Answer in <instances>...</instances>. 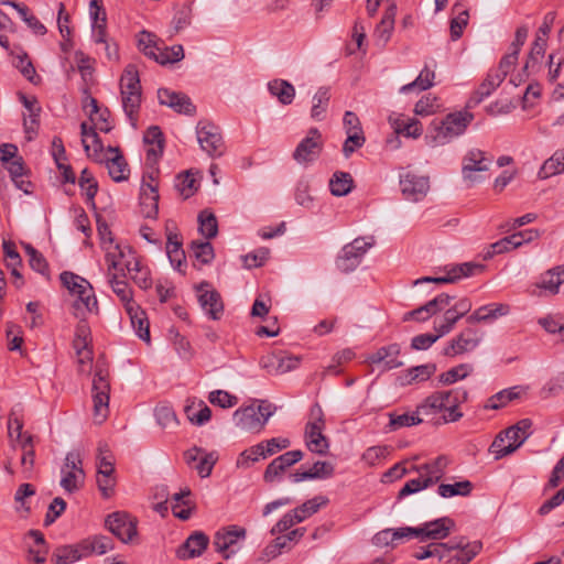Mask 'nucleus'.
Masks as SVG:
<instances>
[{
  "label": "nucleus",
  "instance_id": "obj_1",
  "mask_svg": "<svg viewBox=\"0 0 564 564\" xmlns=\"http://www.w3.org/2000/svg\"><path fill=\"white\" fill-rule=\"evenodd\" d=\"M98 231L106 250L108 271L112 276L109 282H118L120 278L131 280L132 282H147L150 279L148 268L141 264L130 248H121L119 245H113L111 232L107 225H98Z\"/></svg>",
  "mask_w": 564,
  "mask_h": 564
},
{
  "label": "nucleus",
  "instance_id": "obj_2",
  "mask_svg": "<svg viewBox=\"0 0 564 564\" xmlns=\"http://www.w3.org/2000/svg\"><path fill=\"white\" fill-rule=\"evenodd\" d=\"M473 120L474 115L469 111L451 112L441 120H433L424 137L425 144L437 148L451 143L466 132Z\"/></svg>",
  "mask_w": 564,
  "mask_h": 564
},
{
  "label": "nucleus",
  "instance_id": "obj_3",
  "mask_svg": "<svg viewBox=\"0 0 564 564\" xmlns=\"http://www.w3.org/2000/svg\"><path fill=\"white\" fill-rule=\"evenodd\" d=\"M467 399L468 392L463 388L436 391L417 405V412L424 415L442 413V419L445 423L457 422L463 417V412L458 410V406L466 402Z\"/></svg>",
  "mask_w": 564,
  "mask_h": 564
},
{
  "label": "nucleus",
  "instance_id": "obj_4",
  "mask_svg": "<svg viewBox=\"0 0 564 564\" xmlns=\"http://www.w3.org/2000/svg\"><path fill=\"white\" fill-rule=\"evenodd\" d=\"M447 466V457L438 456L430 463L413 467L417 471L419 477L408 480L399 491L398 498L402 499L433 486L443 478Z\"/></svg>",
  "mask_w": 564,
  "mask_h": 564
},
{
  "label": "nucleus",
  "instance_id": "obj_5",
  "mask_svg": "<svg viewBox=\"0 0 564 564\" xmlns=\"http://www.w3.org/2000/svg\"><path fill=\"white\" fill-rule=\"evenodd\" d=\"M531 426L532 422L529 419H523L500 432L490 446V452L496 459L510 455L518 449L529 437Z\"/></svg>",
  "mask_w": 564,
  "mask_h": 564
},
{
  "label": "nucleus",
  "instance_id": "obj_6",
  "mask_svg": "<svg viewBox=\"0 0 564 564\" xmlns=\"http://www.w3.org/2000/svg\"><path fill=\"white\" fill-rule=\"evenodd\" d=\"M376 245L373 236H361L346 243L337 254L336 268L349 273L356 270L361 263L366 253Z\"/></svg>",
  "mask_w": 564,
  "mask_h": 564
},
{
  "label": "nucleus",
  "instance_id": "obj_7",
  "mask_svg": "<svg viewBox=\"0 0 564 564\" xmlns=\"http://www.w3.org/2000/svg\"><path fill=\"white\" fill-rule=\"evenodd\" d=\"M247 538V530L237 524L218 529L213 538L212 545L224 560L234 557L242 547Z\"/></svg>",
  "mask_w": 564,
  "mask_h": 564
},
{
  "label": "nucleus",
  "instance_id": "obj_8",
  "mask_svg": "<svg viewBox=\"0 0 564 564\" xmlns=\"http://www.w3.org/2000/svg\"><path fill=\"white\" fill-rule=\"evenodd\" d=\"M274 410L275 408L271 403L261 401L258 406L248 405L236 410L234 420L241 430L259 433L273 415Z\"/></svg>",
  "mask_w": 564,
  "mask_h": 564
},
{
  "label": "nucleus",
  "instance_id": "obj_9",
  "mask_svg": "<svg viewBox=\"0 0 564 564\" xmlns=\"http://www.w3.org/2000/svg\"><path fill=\"white\" fill-rule=\"evenodd\" d=\"M85 478L86 475L79 451L73 449L68 452L61 467L59 486L66 494H74L84 487Z\"/></svg>",
  "mask_w": 564,
  "mask_h": 564
},
{
  "label": "nucleus",
  "instance_id": "obj_10",
  "mask_svg": "<svg viewBox=\"0 0 564 564\" xmlns=\"http://www.w3.org/2000/svg\"><path fill=\"white\" fill-rule=\"evenodd\" d=\"M72 300V314L76 318H86L88 314L98 313V302L93 284H65Z\"/></svg>",
  "mask_w": 564,
  "mask_h": 564
},
{
  "label": "nucleus",
  "instance_id": "obj_11",
  "mask_svg": "<svg viewBox=\"0 0 564 564\" xmlns=\"http://www.w3.org/2000/svg\"><path fill=\"white\" fill-rule=\"evenodd\" d=\"M311 420L305 427V443L307 448L316 454L325 455L329 444L323 434L325 427L323 410L318 404L311 408Z\"/></svg>",
  "mask_w": 564,
  "mask_h": 564
},
{
  "label": "nucleus",
  "instance_id": "obj_12",
  "mask_svg": "<svg viewBox=\"0 0 564 564\" xmlns=\"http://www.w3.org/2000/svg\"><path fill=\"white\" fill-rule=\"evenodd\" d=\"M109 392L108 373L106 370L98 368L94 375L91 389L94 420L97 424L105 422L109 414Z\"/></svg>",
  "mask_w": 564,
  "mask_h": 564
},
{
  "label": "nucleus",
  "instance_id": "obj_13",
  "mask_svg": "<svg viewBox=\"0 0 564 564\" xmlns=\"http://www.w3.org/2000/svg\"><path fill=\"white\" fill-rule=\"evenodd\" d=\"M485 264L479 262L446 264L437 270L438 273H443L442 275H425L414 280L413 282H456L460 279L477 276L485 271Z\"/></svg>",
  "mask_w": 564,
  "mask_h": 564
},
{
  "label": "nucleus",
  "instance_id": "obj_14",
  "mask_svg": "<svg viewBox=\"0 0 564 564\" xmlns=\"http://www.w3.org/2000/svg\"><path fill=\"white\" fill-rule=\"evenodd\" d=\"M492 158L480 149H469L462 159V176L469 186L482 181L479 175L489 170Z\"/></svg>",
  "mask_w": 564,
  "mask_h": 564
},
{
  "label": "nucleus",
  "instance_id": "obj_15",
  "mask_svg": "<svg viewBox=\"0 0 564 564\" xmlns=\"http://www.w3.org/2000/svg\"><path fill=\"white\" fill-rule=\"evenodd\" d=\"M324 148V139L317 128H311L305 138L296 145L292 158L301 165L316 161Z\"/></svg>",
  "mask_w": 564,
  "mask_h": 564
},
{
  "label": "nucleus",
  "instance_id": "obj_16",
  "mask_svg": "<svg viewBox=\"0 0 564 564\" xmlns=\"http://www.w3.org/2000/svg\"><path fill=\"white\" fill-rule=\"evenodd\" d=\"M89 17L91 20L93 39L97 44H101L109 59L117 56L116 47L111 50L107 42V14L101 0H90Z\"/></svg>",
  "mask_w": 564,
  "mask_h": 564
},
{
  "label": "nucleus",
  "instance_id": "obj_17",
  "mask_svg": "<svg viewBox=\"0 0 564 564\" xmlns=\"http://www.w3.org/2000/svg\"><path fill=\"white\" fill-rule=\"evenodd\" d=\"M197 141L204 152L209 156H221L225 152V143L220 129L209 122L200 120L196 127Z\"/></svg>",
  "mask_w": 564,
  "mask_h": 564
},
{
  "label": "nucleus",
  "instance_id": "obj_18",
  "mask_svg": "<svg viewBox=\"0 0 564 564\" xmlns=\"http://www.w3.org/2000/svg\"><path fill=\"white\" fill-rule=\"evenodd\" d=\"M195 294L204 314L212 321H219L225 311L220 293L210 288V284H197Z\"/></svg>",
  "mask_w": 564,
  "mask_h": 564
},
{
  "label": "nucleus",
  "instance_id": "obj_19",
  "mask_svg": "<svg viewBox=\"0 0 564 564\" xmlns=\"http://www.w3.org/2000/svg\"><path fill=\"white\" fill-rule=\"evenodd\" d=\"M105 523L107 529L123 543L132 541L137 535V520L127 512H112Z\"/></svg>",
  "mask_w": 564,
  "mask_h": 564
},
{
  "label": "nucleus",
  "instance_id": "obj_20",
  "mask_svg": "<svg viewBox=\"0 0 564 564\" xmlns=\"http://www.w3.org/2000/svg\"><path fill=\"white\" fill-rule=\"evenodd\" d=\"M78 319L79 322L76 326L73 346L80 366V371H84L83 367L90 364L93 360V351L90 349L91 332L86 318Z\"/></svg>",
  "mask_w": 564,
  "mask_h": 564
},
{
  "label": "nucleus",
  "instance_id": "obj_21",
  "mask_svg": "<svg viewBox=\"0 0 564 564\" xmlns=\"http://www.w3.org/2000/svg\"><path fill=\"white\" fill-rule=\"evenodd\" d=\"M400 187L405 199L420 202L430 191V178L408 172L401 175Z\"/></svg>",
  "mask_w": 564,
  "mask_h": 564
},
{
  "label": "nucleus",
  "instance_id": "obj_22",
  "mask_svg": "<svg viewBox=\"0 0 564 564\" xmlns=\"http://www.w3.org/2000/svg\"><path fill=\"white\" fill-rule=\"evenodd\" d=\"M147 181L145 176H143L142 185L140 188V204L142 208V214L147 218H155L159 213V192H158V183L156 175L153 173H148Z\"/></svg>",
  "mask_w": 564,
  "mask_h": 564
},
{
  "label": "nucleus",
  "instance_id": "obj_23",
  "mask_svg": "<svg viewBox=\"0 0 564 564\" xmlns=\"http://www.w3.org/2000/svg\"><path fill=\"white\" fill-rule=\"evenodd\" d=\"M304 454L300 449L289 451L274 458L265 468L263 479L265 482L272 484L281 479L283 473L294 464L302 460Z\"/></svg>",
  "mask_w": 564,
  "mask_h": 564
},
{
  "label": "nucleus",
  "instance_id": "obj_24",
  "mask_svg": "<svg viewBox=\"0 0 564 564\" xmlns=\"http://www.w3.org/2000/svg\"><path fill=\"white\" fill-rule=\"evenodd\" d=\"M158 99L160 105L166 106L178 113L193 116L196 112V107L184 93L174 91L169 88H160L158 90Z\"/></svg>",
  "mask_w": 564,
  "mask_h": 564
},
{
  "label": "nucleus",
  "instance_id": "obj_25",
  "mask_svg": "<svg viewBox=\"0 0 564 564\" xmlns=\"http://www.w3.org/2000/svg\"><path fill=\"white\" fill-rule=\"evenodd\" d=\"M456 554L449 553L445 564H468L482 549L479 541L467 542L464 538L451 541V546Z\"/></svg>",
  "mask_w": 564,
  "mask_h": 564
},
{
  "label": "nucleus",
  "instance_id": "obj_26",
  "mask_svg": "<svg viewBox=\"0 0 564 564\" xmlns=\"http://www.w3.org/2000/svg\"><path fill=\"white\" fill-rule=\"evenodd\" d=\"M454 527V520L448 517H442L436 520L425 522L417 527L419 539L421 541L446 539Z\"/></svg>",
  "mask_w": 564,
  "mask_h": 564
},
{
  "label": "nucleus",
  "instance_id": "obj_27",
  "mask_svg": "<svg viewBox=\"0 0 564 564\" xmlns=\"http://www.w3.org/2000/svg\"><path fill=\"white\" fill-rule=\"evenodd\" d=\"M82 143L88 155L95 162L102 163L104 158L108 154L104 150L101 140L99 139L96 128L89 127L86 122L80 124Z\"/></svg>",
  "mask_w": 564,
  "mask_h": 564
},
{
  "label": "nucleus",
  "instance_id": "obj_28",
  "mask_svg": "<svg viewBox=\"0 0 564 564\" xmlns=\"http://www.w3.org/2000/svg\"><path fill=\"white\" fill-rule=\"evenodd\" d=\"M107 153L108 154L104 158L102 163L106 164L110 177L115 182L128 180L130 171L128 163L119 149L116 147H108Z\"/></svg>",
  "mask_w": 564,
  "mask_h": 564
},
{
  "label": "nucleus",
  "instance_id": "obj_29",
  "mask_svg": "<svg viewBox=\"0 0 564 564\" xmlns=\"http://www.w3.org/2000/svg\"><path fill=\"white\" fill-rule=\"evenodd\" d=\"M209 544V538L202 531L193 532L177 549L176 555L181 560L200 556Z\"/></svg>",
  "mask_w": 564,
  "mask_h": 564
},
{
  "label": "nucleus",
  "instance_id": "obj_30",
  "mask_svg": "<svg viewBox=\"0 0 564 564\" xmlns=\"http://www.w3.org/2000/svg\"><path fill=\"white\" fill-rule=\"evenodd\" d=\"M300 357L288 354H272L262 359L261 365L270 373L283 375L296 369L300 365Z\"/></svg>",
  "mask_w": 564,
  "mask_h": 564
},
{
  "label": "nucleus",
  "instance_id": "obj_31",
  "mask_svg": "<svg viewBox=\"0 0 564 564\" xmlns=\"http://www.w3.org/2000/svg\"><path fill=\"white\" fill-rule=\"evenodd\" d=\"M451 296L447 294H440L435 299L429 301L426 304L420 306L416 310H413L404 315V321L410 318L416 321H426L432 315L436 314L438 311L444 310L449 305Z\"/></svg>",
  "mask_w": 564,
  "mask_h": 564
},
{
  "label": "nucleus",
  "instance_id": "obj_32",
  "mask_svg": "<svg viewBox=\"0 0 564 564\" xmlns=\"http://www.w3.org/2000/svg\"><path fill=\"white\" fill-rule=\"evenodd\" d=\"M127 314L130 317L131 325L137 336L145 343H150V324L145 312L137 304L130 303L128 305Z\"/></svg>",
  "mask_w": 564,
  "mask_h": 564
},
{
  "label": "nucleus",
  "instance_id": "obj_33",
  "mask_svg": "<svg viewBox=\"0 0 564 564\" xmlns=\"http://www.w3.org/2000/svg\"><path fill=\"white\" fill-rule=\"evenodd\" d=\"M503 82L501 75L496 74L492 69L487 73L486 78L479 84L469 99V106L479 105L484 99L488 98Z\"/></svg>",
  "mask_w": 564,
  "mask_h": 564
},
{
  "label": "nucleus",
  "instance_id": "obj_34",
  "mask_svg": "<svg viewBox=\"0 0 564 564\" xmlns=\"http://www.w3.org/2000/svg\"><path fill=\"white\" fill-rule=\"evenodd\" d=\"M399 345L391 344L379 348L376 352L369 356L368 360L371 364H383L384 369L390 370L402 366V361L399 360Z\"/></svg>",
  "mask_w": 564,
  "mask_h": 564
},
{
  "label": "nucleus",
  "instance_id": "obj_35",
  "mask_svg": "<svg viewBox=\"0 0 564 564\" xmlns=\"http://www.w3.org/2000/svg\"><path fill=\"white\" fill-rule=\"evenodd\" d=\"M166 256L175 270L182 271L183 267L186 265V256L182 248V239L175 232L167 235Z\"/></svg>",
  "mask_w": 564,
  "mask_h": 564
},
{
  "label": "nucleus",
  "instance_id": "obj_36",
  "mask_svg": "<svg viewBox=\"0 0 564 564\" xmlns=\"http://www.w3.org/2000/svg\"><path fill=\"white\" fill-rule=\"evenodd\" d=\"M435 370L436 366L434 364L412 367L400 376V383L401 386H409L414 382L426 381L434 375Z\"/></svg>",
  "mask_w": 564,
  "mask_h": 564
},
{
  "label": "nucleus",
  "instance_id": "obj_37",
  "mask_svg": "<svg viewBox=\"0 0 564 564\" xmlns=\"http://www.w3.org/2000/svg\"><path fill=\"white\" fill-rule=\"evenodd\" d=\"M4 166L8 170L17 188L23 191L25 194H29L31 183L25 180V167L22 156H18L17 159L6 163Z\"/></svg>",
  "mask_w": 564,
  "mask_h": 564
},
{
  "label": "nucleus",
  "instance_id": "obj_38",
  "mask_svg": "<svg viewBox=\"0 0 564 564\" xmlns=\"http://www.w3.org/2000/svg\"><path fill=\"white\" fill-rule=\"evenodd\" d=\"M82 549L86 556L104 555L113 549L112 540L105 535H95L82 541Z\"/></svg>",
  "mask_w": 564,
  "mask_h": 564
},
{
  "label": "nucleus",
  "instance_id": "obj_39",
  "mask_svg": "<svg viewBox=\"0 0 564 564\" xmlns=\"http://www.w3.org/2000/svg\"><path fill=\"white\" fill-rule=\"evenodd\" d=\"M184 411L188 421L197 426L206 424L212 417V410L202 400L187 404Z\"/></svg>",
  "mask_w": 564,
  "mask_h": 564
},
{
  "label": "nucleus",
  "instance_id": "obj_40",
  "mask_svg": "<svg viewBox=\"0 0 564 564\" xmlns=\"http://www.w3.org/2000/svg\"><path fill=\"white\" fill-rule=\"evenodd\" d=\"M268 89L270 94L276 97L283 105H290L295 96L294 86L284 79H273L269 82Z\"/></svg>",
  "mask_w": 564,
  "mask_h": 564
},
{
  "label": "nucleus",
  "instance_id": "obj_41",
  "mask_svg": "<svg viewBox=\"0 0 564 564\" xmlns=\"http://www.w3.org/2000/svg\"><path fill=\"white\" fill-rule=\"evenodd\" d=\"M475 349L474 345L466 338V330L464 328L444 347L443 355L446 357H456L458 355L471 352Z\"/></svg>",
  "mask_w": 564,
  "mask_h": 564
},
{
  "label": "nucleus",
  "instance_id": "obj_42",
  "mask_svg": "<svg viewBox=\"0 0 564 564\" xmlns=\"http://www.w3.org/2000/svg\"><path fill=\"white\" fill-rule=\"evenodd\" d=\"M352 188L354 178L347 172H335L329 180V189L334 196H346L351 192Z\"/></svg>",
  "mask_w": 564,
  "mask_h": 564
},
{
  "label": "nucleus",
  "instance_id": "obj_43",
  "mask_svg": "<svg viewBox=\"0 0 564 564\" xmlns=\"http://www.w3.org/2000/svg\"><path fill=\"white\" fill-rule=\"evenodd\" d=\"M86 557L82 549V542L78 545H64L57 547L53 554L54 564H72Z\"/></svg>",
  "mask_w": 564,
  "mask_h": 564
},
{
  "label": "nucleus",
  "instance_id": "obj_44",
  "mask_svg": "<svg viewBox=\"0 0 564 564\" xmlns=\"http://www.w3.org/2000/svg\"><path fill=\"white\" fill-rule=\"evenodd\" d=\"M184 58V48L181 44L173 46H160L155 52V56H151V59L155 61L160 65L174 64Z\"/></svg>",
  "mask_w": 564,
  "mask_h": 564
},
{
  "label": "nucleus",
  "instance_id": "obj_45",
  "mask_svg": "<svg viewBox=\"0 0 564 564\" xmlns=\"http://www.w3.org/2000/svg\"><path fill=\"white\" fill-rule=\"evenodd\" d=\"M435 72L427 66H425L419 74V76L406 85H403L400 88L401 94H408L413 90H426L434 85Z\"/></svg>",
  "mask_w": 564,
  "mask_h": 564
},
{
  "label": "nucleus",
  "instance_id": "obj_46",
  "mask_svg": "<svg viewBox=\"0 0 564 564\" xmlns=\"http://www.w3.org/2000/svg\"><path fill=\"white\" fill-rule=\"evenodd\" d=\"M122 108L132 127L137 126L138 112L141 106V93H120Z\"/></svg>",
  "mask_w": 564,
  "mask_h": 564
},
{
  "label": "nucleus",
  "instance_id": "obj_47",
  "mask_svg": "<svg viewBox=\"0 0 564 564\" xmlns=\"http://www.w3.org/2000/svg\"><path fill=\"white\" fill-rule=\"evenodd\" d=\"M517 238L518 237L513 236L512 234L489 245L481 253L482 259L489 260L497 254H501L516 248H519V242H517Z\"/></svg>",
  "mask_w": 564,
  "mask_h": 564
},
{
  "label": "nucleus",
  "instance_id": "obj_48",
  "mask_svg": "<svg viewBox=\"0 0 564 564\" xmlns=\"http://www.w3.org/2000/svg\"><path fill=\"white\" fill-rule=\"evenodd\" d=\"M32 270L40 273L43 279H50L48 264L41 252L30 243H22Z\"/></svg>",
  "mask_w": 564,
  "mask_h": 564
},
{
  "label": "nucleus",
  "instance_id": "obj_49",
  "mask_svg": "<svg viewBox=\"0 0 564 564\" xmlns=\"http://www.w3.org/2000/svg\"><path fill=\"white\" fill-rule=\"evenodd\" d=\"M474 486L469 480H462L455 484H441L437 494L442 498H452L455 496L467 497L471 494Z\"/></svg>",
  "mask_w": 564,
  "mask_h": 564
},
{
  "label": "nucleus",
  "instance_id": "obj_50",
  "mask_svg": "<svg viewBox=\"0 0 564 564\" xmlns=\"http://www.w3.org/2000/svg\"><path fill=\"white\" fill-rule=\"evenodd\" d=\"M267 456L264 454L263 446L260 443L245 449L241 452L237 458L236 466L238 468H249L252 464L265 459Z\"/></svg>",
  "mask_w": 564,
  "mask_h": 564
},
{
  "label": "nucleus",
  "instance_id": "obj_51",
  "mask_svg": "<svg viewBox=\"0 0 564 564\" xmlns=\"http://www.w3.org/2000/svg\"><path fill=\"white\" fill-rule=\"evenodd\" d=\"M518 389V387H512L497 392L487 400L485 409L498 410L506 406L509 402L519 398L520 391Z\"/></svg>",
  "mask_w": 564,
  "mask_h": 564
},
{
  "label": "nucleus",
  "instance_id": "obj_52",
  "mask_svg": "<svg viewBox=\"0 0 564 564\" xmlns=\"http://www.w3.org/2000/svg\"><path fill=\"white\" fill-rule=\"evenodd\" d=\"M141 93L139 72L132 64L128 65L120 78V93Z\"/></svg>",
  "mask_w": 564,
  "mask_h": 564
},
{
  "label": "nucleus",
  "instance_id": "obj_53",
  "mask_svg": "<svg viewBox=\"0 0 564 564\" xmlns=\"http://www.w3.org/2000/svg\"><path fill=\"white\" fill-rule=\"evenodd\" d=\"M2 247L7 268L11 271L14 279H22L19 269L21 267V257L17 251L15 245L11 241H3Z\"/></svg>",
  "mask_w": 564,
  "mask_h": 564
},
{
  "label": "nucleus",
  "instance_id": "obj_54",
  "mask_svg": "<svg viewBox=\"0 0 564 564\" xmlns=\"http://www.w3.org/2000/svg\"><path fill=\"white\" fill-rule=\"evenodd\" d=\"M97 473L106 476L115 473V459L106 443L98 445Z\"/></svg>",
  "mask_w": 564,
  "mask_h": 564
},
{
  "label": "nucleus",
  "instance_id": "obj_55",
  "mask_svg": "<svg viewBox=\"0 0 564 564\" xmlns=\"http://www.w3.org/2000/svg\"><path fill=\"white\" fill-rule=\"evenodd\" d=\"M420 412L413 413H402L398 414L395 412L389 413V427L391 431H397L402 427H409L419 425L422 422V419L419 416Z\"/></svg>",
  "mask_w": 564,
  "mask_h": 564
},
{
  "label": "nucleus",
  "instance_id": "obj_56",
  "mask_svg": "<svg viewBox=\"0 0 564 564\" xmlns=\"http://www.w3.org/2000/svg\"><path fill=\"white\" fill-rule=\"evenodd\" d=\"M154 416L162 429H175L178 426V420L175 411L166 404L158 405L154 410Z\"/></svg>",
  "mask_w": 564,
  "mask_h": 564
},
{
  "label": "nucleus",
  "instance_id": "obj_57",
  "mask_svg": "<svg viewBox=\"0 0 564 564\" xmlns=\"http://www.w3.org/2000/svg\"><path fill=\"white\" fill-rule=\"evenodd\" d=\"M394 129L398 133L404 134L405 137L419 138L423 132L421 122L415 118H400L394 122Z\"/></svg>",
  "mask_w": 564,
  "mask_h": 564
},
{
  "label": "nucleus",
  "instance_id": "obj_58",
  "mask_svg": "<svg viewBox=\"0 0 564 564\" xmlns=\"http://www.w3.org/2000/svg\"><path fill=\"white\" fill-rule=\"evenodd\" d=\"M199 231L206 238L210 239L216 237L218 232L217 218L213 213L203 210L198 215Z\"/></svg>",
  "mask_w": 564,
  "mask_h": 564
},
{
  "label": "nucleus",
  "instance_id": "obj_59",
  "mask_svg": "<svg viewBox=\"0 0 564 564\" xmlns=\"http://www.w3.org/2000/svg\"><path fill=\"white\" fill-rule=\"evenodd\" d=\"M198 182L189 172L180 174L176 178L175 187L183 198H189L198 189Z\"/></svg>",
  "mask_w": 564,
  "mask_h": 564
},
{
  "label": "nucleus",
  "instance_id": "obj_60",
  "mask_svg": "<svg viewBox=\"0 0 564 564\" xmlns=\"http://www.w3.org/2000/svg\"><path fill=\"white\" fill-rule=\"evenodd\" d=\"M471 370L473 368L470 365L462 364L441 373L438 381L443 384L449 386L465 379L471 372Z\"/></svg>",
  "mask_w": 564,
  "mask_h": 564
},
{
  "label": "nucleus",
  "instance_id": "obj_61",
  "mask_svg": "<svg viewBox=\"0 0 564 564\" xmlns=\"http://www.w3.org/2000/svg\"><path fill=\"white\" fill-rule=\"evenodd\" d=\"M138 48L149 58L155 56L159 50V40L155 34L149 31H141L138 34Z\"/></svg>",
  "mask_w": 564,
  "mask_h": 564
},
{
  "label": "nucleus",
  "instance_id": "obj_62",
  "mask_svg": "<svg viewBox=\"0 0 564 564\" xmlns=\"http://www.w3.org/2000/svg\"><path fill=\"white\" fill-rule=\"evenodd\" d=\"M564 171V156L560 154H554L550 159H547L541 169L539 170L538 176L541 180L549 178L553 175H556Z\"/></svg>",
  "mask_w": 564,
  "mask_h": 564
},
{
  "label": "nucleus",
  "instance_id": "obj_63",
  "mask_svg": "<svg viewBox=\"0 0 564 564\" xmlns=\"http://www.w3.org/2000/svg\"><path fill=\"white\" fill-rule=\"evenodd\" d=\"M79 186L85 193L87 202L94 207V199L98 191V184L95 181L93 174L87 169H84L80 173Z\"/></svg>",
  "mask_w": 564,
  "mask_h": 564
},
{
  "label": "nucleus",
  "instance_id": "obj_64",
  "mask_svg": "<svg viewBox=\"0 0 564 564\" xmlns=\"http://www.w3.org/2000/svg\"><path fill=\"white\" fill-rule=\"evenodd\" d=\"M564 390V371L555 377H552L540 389V397L543 400L558 395Z\"/></svg>",
  "mask_w": 564,
  "mask_h": 564
}]
</instances>
